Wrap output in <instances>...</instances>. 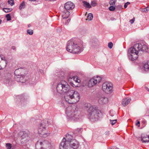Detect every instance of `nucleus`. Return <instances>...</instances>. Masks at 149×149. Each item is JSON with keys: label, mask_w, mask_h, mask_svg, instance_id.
I'll use <instances>...</instances> for the list:
<instances>
[{"label": "nucleus", "mask_w": 149, "mask_h": 149, "mask_svg": "<svg viewBox=\"0 0 149 149\" xmlns=\"http://www.w3.org/2000/svg\"><path fill=\"white\" fill-rule=\"evenodd\" d=\"M70 86L65 81H61L57 85L56 89L58 93L60 94L66 93L65 96L66 102L69 104H74L77 102L80 99L79 95L76 91L69 90Z\"/></svg>", "instance_id": "1"}, {"label": "nucleus", "mask_w": 149, "mask_h": 149, "mask_svg": "<svg viewBox=\"0 0 149 149\" xmlns=\"http://www.w3.org/2000/svg\"><path fill=\"white\" fill-rule=\"evenodd\" d=\"M148 49V47L146 45L143 43H136L128 50L129 58L132 61L135 60L138 58L139 52H147Z\"/></svg>", "instance_id": "2"}, {"label": "nucleus", "mask_w": 149, "mask_h": 149, "mask_svg": "<svg viewBox=\"0 0 149 149\" xmlns=\"http://www.w3.org/2000/svg\"><path fill=\"white\" fill-rule=\"evenodd\" d=\"M66 49L68 52L75 54L80 53L83 50L82 46L79 41L75 40L68 41Z\"/></svg>", "instance_id": "3"}, {"label": "nucleus", "mask_w": 149, "mask_h": 149, "mask_svg": "<svg viewBox=\"0 0 149 149\" xmlns=\"http://www.w3.org/2000/svg\"><path fill=\"white\" fill-rule=\"evenodd\" d=\"M85 106L87 109L89 113V118L91 121L95 122L98 120L101 112L95 106H91L90 104H85Z\"/></svg>", "instance_id": "4"}, {"label": "nucleus", "mask_w": 149, "mask_h": 149, "mask_svg": "<svg viewBox=\"0 0 149 149\" xmlns=\"http://www.w3.org/2000/svg\"><path fill=\"white\" fill-rule=\"evenodd\" d=\"M66 113L69 120L77 121L80 119L81 116L80 112L75 107H68L66 108Z\"/></svg>", "instance_id": "5"}, {"label": "nucleus", "mask_w": 149, "mask_h": 149, "mask_svg": "<svg viewBox=\"0 0 149 149\" xmlns=\"http://www.w3.org/2000/svg\"><path fill=\"white\" fill-rule=\"evenodd\" d=\"M48 121L45 120L42 121L39 124L38 129V133L43 137H46L48 136L50 133L47 130L46 127Z\"/></svg>", "instance_id": "6"}, {"label": "nucleus", "mask_w": 149, "mask_h": 149, "mask_svg": "<svg viewBox=\"0 0 149 149\" xmlns=\"http://www.w3.org/2000/svg\"><path fill=\"white\" fill-rule=\"evenodd\" d=\"M24 72V70L22 68H18L15 70V79L18 82H24L26 79L25 75L23 74Z\"/></svg>", "instance_id": "7"}, {"label": "nucleus", "mask_w": 149, "mask_h": 149, "mask_svg": "<svg viewBox=\"0 0 149 149\" xmlns=\"http://www.w3.org/2000/svg\"><path fill=\"white\" fill-rule=\"evenodd\" d=\"M36 149H53L50 143L48 141L39 140L36 144Z\"/></svg>", "instance_id": "8"}, {"label": "nucleus", "mask_w": 149, "mask_h": 149, "mask_svg": "<svg viewBox=\"0 0 149 149\" xmlns=\"http://www.w3.org/2000/svg\"><path fill=\"white\" fill-rule=\"evenodd\" d=\"M72 139V136L69 134L66 135L60 143V149H68L70 147V141Z\"/></svg>", "instance_id": "9"}, {"label": "nucleus", "mask_w": 149, "mask_h": 149, "mask_svg": "<svg viewBox=\"0 0 149 149\" xmlns=\"http://www.w3.org/2000/svg\"><path fill=\"white\" fill-rule=\"evenodd\" d=\"M103 91L107 94H110L113 91L112 84L109 82L104 83L102 86Z\"/></svg>", "instance_id": "10"}, {"label": "nucleus", "mask_w": 149, "mask_h": 149, "mask_svg": "<svg viewBox=\"0 0 149 149\" xmlns=\"http://www.w3.org/2000/svg\"><path fill=\"white\" fill-rule=\"evenodd\" d=\"M69 81H70L71 85L73 87L77 86V83H78L80 81V80L77 76H74L71 77H70L69 79Z\"/></svg>", "instance_id": "11"}, {"label": "nucleus", "mask_w": 149, "mask_h": 149, "mask_svg": "<svg viewBox=\"0 0 149 149\" xmlns=\"http://www.w3.org/2000/svg\"><path fill=\"white\" fill-rule=\"evenodd\" d=\"M3 79L4 83L9 85H11L13 82L11 75L10 73H6L5 74Z\"/></svg>", "instance_id": "12"}, {"label": "nucleus", "mask_w": 149, "mask_h": 149, "mask_svg": "<svg viewBox=\"0 0 149 149\" xmlns=\"http://www.w3.org/2000/svg\"><path fill=\"white\" fill-rule=\"evenodd\" d=\"M98 102L100 104H107L108 102V99L107 97L105 96H101L99 97Z\"/></svg>", "instance_id": "13"}, {"label": "nucleus", "mask_w": 149, "mask_h": 149, "mask_svg": "<svg viewBox=\"0 0 149 149\" xmlns=\"http://www.w3.org/2000/svg\"><path fill=\"white\" fill-rule=\"evenodd\" d=\"M74 3L71 1H68L64 5V8L67 10H71L74 7Z\"/></svg>", "instance_id": "14"}, {"label": "nucleus", "mask_w": 149, "mask_h": 149, "mask_svg": "<svg viewBox=\"0 0 149 149\" xmlns=\"http://www.w3.org/2000/svg\"><path fill=\"white\" fill-rule=\"evenodd\" d=\"M79 143L75 139H72L70 141V146L73 149H76L79 147Z\"/></svg>", "instance_id": "15"}, {"label": "nucleus", "mask_w": 149, "mask_h": 149, "mask_svg": "<svg viewBox=\"0 0 149 149\" xmlns=\"http://www.w3.org/2000/svg\"><path fill=\"white\" fill-rule=\"evenodd\" d=\"M141 141L143 143L149 142V135L145 133L141 135Z\"/></svg>", "instance_id": "16"}, {"label": "nucleus", "mask_w": 149, "mask_h": 149, "mask_svg": "<svg viewBox=\"0 0 149 149\" xmlns=\"http://www.w3.org/2000/svg\"><path fill=\"white\" fill-rule=\"evenodd\" d=\"M90 45L92 48H96L99 45L98 40L96 39H92L91 41Z\"/></svg>", "instance_id": "17"}, {"label": "nucleus", "mask_w": 149, "mask_h": 149, "mask_svg": "<svg viewBox=\"0 0 149 149\" xmlns=\"http://www.w3.org/2000/svg\"><path fill=\"white\" fill-rule=\"evenodd\" d=\"M70 14V12L68 10H64L62 13V17L63 19L67 18L69 16Z\"/></svg>", "instance_id": "18"}, {"label": "nucleus", "mask_w": 149, "mask_h": 149, "mask_svg": "<svg viewBox=\"0 0 149 149\" xmlns=\"http://www.w3.org/2000/svg\"><path fill=\"white\" fill-rule=\"evenodd\" d=\"M96 85L93 77L91 79L88 81V86L89 87H92Z\"/></svg>", "instance_id": "19"}, {"label": "nucleus", "mask_w": 149, "mask_h": 149, "mask_svg": "<svg viewBox=\"0 0 149 149\" xmlns=\"http://www.w3.org/2000/svg\"><path fill=\"white\" fill-rule=\"evenodd\" d=\"M96 84H99L102 78L98 76H96L93 77Z\"/></svg>", "instance_id": "20"}, {"label": "nucleus", "mask_w": 149, "mask_h": 149, "mask_svg": "<svg viewBox=\"0 0 149 149\" xmlns=\"http://www.w3.org/2000/svg\"><path fill=\"white\" fill-rule=\"evenodd\" d=\"M7 61H1L0 62V69H3L6 66Z\"/></svg>", "instance_id": "21"}, {"label": "nucleus", "mask_w": 149, "mask_h": 149, "mask_svg": "<svg viewBox=\"0 0 149 149\" xmlns=\"http://www.w3.org/2000/svg\"><path fill=\"white\" fill-rule=\"evenodd\" d=\"M131 99H130L125 98L123 100L122 104L123 106L127 105L130 102Z\"/></svg>", "instance_id": "22"}, {"label": "nucleus", "mask_w": 149, "mask_h": 149, "mask_svg": "<svg viewBox=\"0 0 149 149\" xmlns=\"http://www.w3.org/2000/svg\"><path fill=\"white\" fill-rule=\"evenodd\" d=\"M29 139V137L28 136V138H21V142L22 144L25 143H27Z\"/></svg>", "instance_id": "23"}, {"label": "nucleus", "mask_w": 149, "mask_h": 149, "mask_svg": "<svg viewBox=\"0 0 149 149\" xmlns=\"http://www.w3.org/2000/svg\"><path fill=\"white\" fill-rule=\"evenodd\" d=\"M21 135V138H28L29 136L25 132H20Z\"/></svg>", "instance_id": "24"}, {"label": "nucleus", "mask_w": 149, "mask_h": 149, "mask_svg": "<svg viewBox=\"0 0 149 149\" xmlns=\"http://www.w3.org/2000/svg\"><path fill=\"white\" fill-rule=\"evenodd\" d=\"M84 3L83 6L87 8H90L91 7V6L89 3H88L86 1H83Z\"/></svg>", "instance_id": "25"}, {"label": "nucleus", "mask_w": 149, "mask_h": 149, "mask_svg": "<svg viewBox=\"0 0 149 149\" xmlns=\"http://www.w3.org/2000/svg\"><path fill=\"white\" fill-rule=\"evenodd\" d=\"M25 7V3L23 1L20 5L19 6V9L21 10L24 8Z\"/></svg>", "instance_id": "26"}, {"label": "nucleus", "mask_w": 149, "mask_h": 149, "mask_svg": "<svg viewBox=\"0 0 149 149\" xmlns=\"http://www.w3.org/2000/svg\"><path fill=\"white\" fill-rule=\"evenodd\" d=\"M144 68L145 69L149 70V61L145 63L144 65Z\"/></svg>", "instance_id": "27"}, {"label": "nucleus", "mask_w": 149, "mask_h": 149, "mask_svg": "<svg viewBox=\"0 0 149 149\" xmlns=\"http://www.w3.org/2000/svg\"><path fill=\"white\" fill-rule=\"evenodd\" d=\"M87 18L88 19H89L90 20H91L93 18V14L91 13H89L88 14Z\"/></svg>", "instance_id": "28"}, {"label": "nucleus", "mask_w": 149, "mask_h": 149, "mask_svg": "<svg viewBox=\"0 0 149 149\" xmlns=\"http://www.w3.org/2000/svg\"><path fill=\"white\" fill-rule=\"evenodd\" d=\"M91 4L92 6L95 7L97 5V3L96 1L94 0L91 1Z\"/></svg>", "instance_id": "29"}, {"label": "nucleus", "mask_w": 149, "mask_h": 149, "mask_svg": "<svg viewBox=\"0 0 149 149\" xmlns=\"http://www.w3.org/2000/svg\"><path fill=\"white\" fill-rule=\"evenodd\" d=\"M3 10L4 12L6 13H8L12 11V9L11 8H4Z\"/></svg>", "instance_id": "30"}, {"label": "nucleus", "mask_w": 149, "mask_h": 149, "mask_svg": "<svg viewBox=\"0 0 149 149\" xmlns=\"http://www.w3.org/2000/svg\"><path fill=\"white\" fill-rule=\"evenodd\" d=\"M110 121L111 124L113 125L116 122L117 119H116L114 120L110 119Z\"/></svg>", "instance_id": "31"}, {"label": "nucleus", "mask_w": 149, "mask_h": 149, "mask_svg": "<svg viewBox=\"0 0 149 149\" xmlns=\"http://www.w3.org/2000/svg\"><path fill=\"white\" fill-rule=\"evenodd\" d=\"M6 147L7 149H11L12 146L11 144L10 143H7L6 144Z\"/></svg>", "instance_id": "32"}, {"label": "nucleus", "mask_w": 149, "mask_h": 149, "mask_svg": "<svg viewBox=\"0 0 149 149\" xmlns=\"http://www.w3.org/2000/svg\"><path fill=\"white\" fill-rule=\"evenodd\" d=\"M8 3L9 4H10L11 6H13L14 4V0H8Z\"/></svg>", "instance_id": "33"}, {"label": "nucleus", "mask_w": 149, "mask_h": 149, "mask_svg": "<svg viewBox=\"0 0 149 149\" xmlns=\"http://www.w3.org/2000/svg\"><path fill=\"white\" fill-rule=\"evenodd\" d=\"M27 33L30 35H32L33 33V31L31 29H28L27 31Z\"/></svg>", "instance_id": "34"}, {"label": "nucleus", "mask_w": 149, "mask_h": 149, "mask_svg": "<svg viewBox=\"0 0 149 149\" xmlns=\"http://www.w3.org/2000/svg\"><path fill=\"white\" fill-rule=\"evenodd\" d=\"M6 17L7 18V21H9L11 20V17L9 14L6 15Z\"/></svg>", "instance_id": "35"}, {"label": "nucleus", "mask_w": 149, "mask_h": 149, "mask_svg": "<svg viewBox=\"0 0 149 149\" xmlns=\"http://www.w3.org/2000/svg\"><path fill=\"white\" fill-rule=\"evenodd\" d=\"M115 9V7L113 6H111L109 8V10L111 11H113Z\"/></svg>", "instance_id": "36"}, {"label": "nucleus", "mask_w": 149, "mask_h": 149, "mask_svg": "<svg viewBox=\"0 0 149 149\" xmlns=\"http://www.w3.org/2000/svg\"><path fill=\"white\" fill-rule=\"evenodd\" d=\"M109 3L110 5H114L115 4V1L114 0H111Z\"/></svg>", "instance_id": "37"}, {"label": "nucleus", "mask_w": 149, "mask_h": 149, "mask_svg": "<svg viewBox=\"0 0 149 149\" xmlns=\"http://www.w3.org/2000/svg\"><path fill=\"white\" fill-rule=\"evenodd\" d=\"M113 45V43L111 42H110L108 43V47L110 49H111L112 48Z\"/></svg>", "instance_id": "38"}, {"label": "nucleus", "mask_w": 149, "mask_h": 149, "mask_svg": "<svg viewBox=\"0 0 149 149\" xmlns=\"http://www.w3.org/2000/svg\"><path fill=\"white\" fill-rule=\"evenodd\" d=\"M130 3L129 2H127L126 3H125L124 5V7L125 8H126L127 7V6L128 5H129L130 4Z\"/></svg>", "instance_id": "39"}, {"label": "nucleus", "mask_w": 149, "mask_h": 149, "mask_svg": "<svg viewBox=\"0 0 149 149\" xmlns=\"http://www.w3.org/2000/svg\"><path fill=\"white\" fill-rule=\"evenodd\" d=\"M134 19H135L134 18H133V19H132L130 20V22L132 24L134 22V20H135Z\"/></svg>", "instance_id": "40"}, {"label": "nucleus", "mask_w": 149, "mask_h": 149, "mask_svg": "<svg viewBox=\"0 0 149 149\" xmlns=\"http://www.w3.org/2000/svg\"><path fill=\"white\" fill-rule=\"evenodd\" d=\"M113 111H111L110 113V115L111 116H113L114 115V114H113Z\"/></svg>", "instance_id": "41"}, {"label": "nucleus", "mask_w": 149, "mask_h": 149, "mask_svg": "<svg viewBox=\"0 0 149 149\" xmlns=\"http://www.w3.org/2000/svg\"><path fill=\"white\" fill-rule=\"evenodd\" d=\"M1 59V61L4 60V61H7L5 59V58L4 57H1V58L0 57V59Z\"/></svg>", "instance_id": "42"}, {"label": "nucleus", "mask_w": 149, "mask_h": 149, "mask_svg": "<svg viewBox=\"0 0 149 149\" xmlns=\"http://www.w3.org/2000/svg\"><path fill=\"white\" fill-rule=\"evenodd\" d=\"M140 122L139 121H138L136 123V125L138 126L139 127H140Z\"/></svg>", "instance_id": "43"}, {"label": "nucleus", "mask_w": 149, "mask_h": 149, "mask_svg": "<svg viewBox=\"0 0 149 149\" xmlns=\"http://www.w3.org/2000/svg\"><path fill=\"white\" fill-rule=\"evenodd\" d=\"M145 10H144V11H147L148 10H149V6H148V7H146L145 9Z\"/></svg>", "instance_id": "44"}, {"label": "nucleus", "mask_w": 149, "mask_h": 149, "mask_svg": "<svg viewBox=\"0 0 149 149\" xmlns=\"http://www.w3.org/2000/svg\"><path fill=\"white\" fill-rule=\"evenodd\" d=\"M20 96L21 97V99H22V100L23 98H24V99H25L24 98V96L23 95H20Z\"/></svg>", "instance_id": "45"}, {"label": "nucleus", "mask_w": 149, "mask_h": 149, "mask_svg": "<svg viewBox=\"0 0 149 149\" xmlns=\"http://www.w3.org/2000/svg\"><path fill=\"white\" fill-rule=\"evenodd\" d=\"M80 130H81V129H79V128H77V131L78 132H79L80 131Z\"/></svg>", "instance_id": "46"}, {"label": "nucleus", "mask_w": 149, "mask_h": 149, "mask_svg": "<svg viewBox=\"0 0 149 149\" xmlns=\"http://www.w3.org/2000/svg\"><path fill=\"white\" fill-rule=\"evenodd\" d=\"M12 49H15V47L14 46H12Z\"/></svg>", "instance_id": "47"}, {"label": "nucleus", "mask_w": 149, "mask_h": 149, "mask_svg": "<svg viewBox=\"0 0 149 149\" xmlns=\"http://www.w3.org/2000/svg\"><path fill=\"white\" fill-rule=\"evenodd\" d=\"M146 90H147L148 91H149V89L148 88H146Z\"/></svg>", "instance_id": "48"}, {"label": "nucleus", "mask_w": 149, "mask_h": 149, "mask_svg": "<svg viewBox=\"0 0 149 149\" xmlns=\"http://www.w3.org/2000/svg\"><path fill=\"white\" fill-rule=\"evenodd\" d=\"M30 26H31V25L30 24H29L28 25V27H29Z\"/></svg>", "instance_id": "49"}, {"label": "nucleus", "mask_w": 149, "mask_h": 149, "mask_svg": "<svg viewBox=\"0 0 149 149\" xmlns=\"http://www.w3.org/2000/svg\"><path fill=\"white\" fill-rule=\"evenodd\" d=\"M70 19H68V20H67V21H68V22H69L70 21Z\"/></svg>", "instance_id": "50"}, {"label": "nucleus", "mask_w": 149, "mask_h": 149, "mask_svg": "<svg viewBox=\"0 0 149 149\" xmlns=\"http://www.w3.org/2000/svg\"><path fill=\"white\" fill-rule=\"evenodd\" d=\"M1 22H2V21L1 19H0V24L1 23Z\"/></svg>", "instance_id": "51"}]
</instances>
